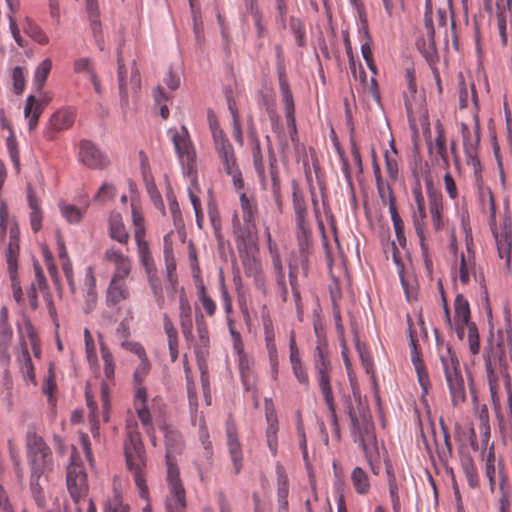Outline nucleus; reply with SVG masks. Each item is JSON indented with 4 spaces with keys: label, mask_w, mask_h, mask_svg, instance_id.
<instances>
[{
    "label": "nucleus",
    "mask_w": 512,
    "mask_h": 512,
    "mask_svg": "<svg viewBox=\"0 0 512 512\" xmlns=\"http://www.w3.org/2000/svg\"><path fill=\"white\" fill-rule=\"evenodd\" d=\"M348 415L354 441L360 444L372 471L376 474L373 462L378 458L379 452L367 401L363 400L360 395L354 394L348 406Z\"/></svg>",
    "instance_id": "obj_1"
},
{
    "label": "nucleus",
    "mask_w": 512,
    "mask_h": 512,
    "mask_svg": "<svg viewBox=\"0 0 512 512\" xmlns=\"http://www.w3.org/2000/svg\"><path fill=\"white\" fill-rule=\"evenodd\" d=\"M127 438L124 443V453L129 471L138 490V495L146 501L142 512H152L149 487L146 482V453L137 423L129 420L126 425Z\"/></svg>",
    "instance_id": "obj_2"
},
{
    "label": "nucleus",
    "mask_w": 512,
    "mask_h": 512,
    "mask_svg": "<svg viewBox=\"0 0 512 512\" xmlns=\"http://www.w3.org/2000/svg\"><path fill=\"white\" fill-rule=\"evenodd\" d=\"M446 382L450 391L451 402L457 407L466 400L464 379L459 371V361L450 348L440 356Z\"/></svg>",
    "instance_id": "obj_3"
},
{
    "label": "nucleus",
    "mask_w": 512,
    "mask_h": 512,
    "mask_svg": "<svg viewBox=\"0 0 512 512\" xmlns=\"http://www.w3.org/2000/svg\"><path fill=\"white\" fill-rule=\"evenodd\" d=\"M27 456L31 476L41 477L51 469L52 452L43 439L35 433H29L26 439Z\"/></svg>",
    "instance_id": "obj_4"
},
{
    "label": "nucleus",
    "mask_w": 512,
    "mask_h": 512,
    "mask_svg": "<svg viewBox=\"0 0 512 512\" xmlns=\"http://www.w3.org/2000/svg\"><path fill=\"white\" fill-rule=\"evenodd\" d=\"M209 126L213 136L215 150L221 160L226 174H232L239 184V166L232 144L225 137L218 121L214 117H209Z\"/></svg>",
    "instance_id": "obj_5"
},
{
    "label": "nucleus",
    "mask_w": 512,
    "mask_h": 512,
    "mask_svg": "<svg viewBox=\"0 0 512 512\" xmlns=\"http://www.w3.org/2000/svg\"><path fill=\"white\" fill-rule=\"evenodd\" d=\"M168 133L171 136L183 173L193 175L197 168L196 152L187 128L185 126H181L179 129L171 128Z\"/></svg>",
    "instance_id": "obj_6"
},
{
    "label": "nucleus",
    "mask_w": 512,
    "mask_h": 512,
    "mask_svg": "<svg viewBox=\"0 0 512 512\" xmlns=\"http://www.w3.org/2000/svg\"><path fill=\"white\" fill-rule=\"evenodd\" d=\"M167 494L165 497L166 512H185L187 507L186 491L180 479L179 470L170 468L167 471Z\"/></svg>",
    "instance_id": "obj_7"
},
{
    "label": "nucleus",
    "mask_w": 512,
    "mask_h": 512,
    "mask_svg": "<svg viewBox=\"0 0 512 512\" xmlns=\"http://www.w3.org/2000/svg\"><path fill=\"white\" fill-rule=\"evenodd\" d=\"M293 206L296 214L297 239L302 252L308 251L311 243V229L306 221V205L299 191L298 185L292 183Z\"/></svg>",
    "instance_id": "obj_8"
},
{
    "label": "nucleus",
    "mask_w": 512,
    "mask_h": 512,
    "mask_svg": "<svg viewBox=\"0 0 512 512\" xmlns=\"http://www.w3.org/2000/svg\"><path fill=\"white\" fill-rule=\"evenodd\" d=\"M67 487L76 504L77 512H82L80 503L86 501L88 494L87 475L80 464L72 462L67 468Z\"/></svg>",
    "instance_id": "obj_9"
},
{
    "label": "nucleus",
    "mask_w": 512,
    "mask_h": 512,
    "mask_svg": "<svg viewBox=\"0 0 512 512\" xmlns=\"http://www.w3.org/2000/svg\"><path fill=\"white\" fill-rule=\"evenodd\" d=\"M228 175L231 177L233 186H234L235 190L237 191V193L239 194L240 207H241L242 217H243V220L245 223V230L248 234H250L256 228L255 219H256L257 212H258L256 199H255L254 195H252V194L249 195L245 192L244 180H243L242 173H241L240 169H239V180H240L239 184L235 180L236 178H234V176L232 174H228Z\"/></svg>",
    "instance_id": "obj_10"
},
{
    "label": "nucleus",
    "mask_w": 512,
    "mask_h": 512,
    "mask_svg": "<svg viewBox=\"0 0 512 512\" xmlns=\"http://www.w3.org/2000/svg\"><path fill=\"white\" fill-rule=\"evenodd\" d=\"M79 160L91 169H104L109 165L108 157L91 141L83 140L79 145Z\"/></svg>",
    "instance_id": "obj_11"
},
{
    "label": "nucleus",
    "mask_w": 512,
    "mask_h": 512,
    "mask_svg": "<svg viewBox=\"0 0 512 512\" xmlns=\"http://www.w3.org/2000/svg\"><path fill=\"white\" fill-rule=\"evenodd\" d=\"M103 260L113 266L111 277H129L132 271V259L119 248L112 246L105 250Z\"/></svg>",
    "instance_id": "obj_12"
},
{
    "label": "nucleus",
    "mask_w": 512,
    "mask_h": 512,
    "mask_svg": "<svg viewBox=\"0 0 512 512\" xmlns=\"http://www.w3.org/2000/svg\"><path fill=\"white\" fill-rule=\"evenodd\" d=\"M76 117V112L72 108H62L54 112L45 129V137L53 139L56 132L64 131L72 127Z\"/></svg>",
    "instance_id": "obj_13"
},
{
    "label": "nucleus",
    "mask_w": 512,
    "mask_h": 512,
    "mask_svg": "<svg viewBox=\"0 0 512 512\" xmlns=\"http://www.w3.org/2000/svg\"><path fill=\"white\" fill-rule=\"evenodd\" d=\"M128 277H111L106 289L105 301L108 307H114L130 298L131 292L127 282Z\"/></svg>",
    "instance_id": "obj_14"
},
{
    "label": "nucleus",
    "mask_w": 512,
    "mask_h": 512,
    "mask_svg": "<svg viewBox=\"0 0 512 512\" xmlns=\"http://www.w3.org/2000/svg\"><path fill=\"white\" fill-rule=\"evenodd\" d=\"M326 364L324 359L322 358V398L324 400L325 406L328 410L327 418L332 426L334 436L337 440L340 439V431L338 427V419L336 414V408L334 404V397L331 391V387L326 376Z\"/></svg>",
    "instance_id": "obj_15"
},
{
    "label": "nucleus",
    "mask_w": 512,
    "mask_h": 512,
    "mask_svg": "<svg viewBox=\"0 0 512 512\" xmlns=\"http://www.w3.org/2000/svg\"><path fill=\"white\" fill-rule=\"evenodd\" d=\"M165 445H166V467L167 471L170 468H174L175 470H179L177 466V462L175 456L180 454L183 450L184 443L182 436L179 432L171 429H167L165 431Z\"/></svg>",
    "instance_id": "obj_16"
},
{
    "label": "nucleus",
    "mask_w": 512,
    "mask_h": 512,
    "mask_svg": "<svg viewBox=\"0 0 512 512\" xmlns=\"http://www.w3.org/2000/svg\"><path fill=\"white\" fill-rule=\"evenodd\" d=\"M179 323L185 340L193 341L192 308L183 288L179 295Z\"/></svg>",
    "instance_id": "obj_17"
},
{
    "label": "nucleus",
    "mask_w": 512,
    "mask_h": 512,
    "mask_svg": "<svg viewBox=\"0 0 512 512\" xmlns=\"http://www.w3.org/2000/svg\"><path fill=\"white\" fill-rule=\"evenodd\" d=\"M9 311L6 306L0 309V355L7 361L10 360L9 348L13 338V330L8 322Z\"/></svg>",
    "instance_id": "obj_18"
},
{
    "label": "nucleus",
    "mask_w": 512,
    "mask_h": 512,
    "mask_svg": "<svg viewBox=\"0 0 512 512\" xmlns=\"http://www.w3.org/2000/svg\"><path fill=\"white\" fill-rule=\"evenodd\" d=\"M279 85L282 96V102L285 108V116L287 120V126L291 133H296V122L294 117V100L292 93L289 89L288 82L283 74L279 76Z\"/></svg>",
    "instance_id": "obj_19"
},
{
    "label": "nucleus",
    "mask_w": 512,
    "mask_h": 512,
    "mask_svg": "<svg viewBox=\"0 0 512 512\" xmlns=\"http://www.w3.org/2000/svg\"><path fill=\"white\" fill-rule=\"evenodd\" d=\"M265 410H266V420H267V430H266V438H267V444L272 452L273 455H276L277 453V432H278V426H277V415L275 413L273 404L271 401L266 400L265 404Z\"/></svg>",
    "instance_id": "obj_20"
},
{
    "label": "nucleus",
    "mask_w": 512,
    "mask_h": 512,
    "mask_svg": "<svg viewBox=\"0 0 512 512\" xmlns=\"http://www.w3.org/2000/svg\"><path fill=\"white\" fill-rule=\"evenodd\" d=\"M147 389H138L134 395V408L137 416L142 425L146 428L147 432L152 428V419L149 410L146 406Z\"/></svg>",
    "instance_id": "obj_21"
},
{
    "label": "nucleus",
    "mask_w": 512,
    "mask_h": 512,
    "mask_svg": "<svg viewBox=\"0 0 512 512\" xmlns=\"http://www.w3.org/2000/svg\"><path fill=\"white\" fill-rule=\"evenodd\" d=\"M109 236L122 245H127L130 235L119 213H112L109 217Z\"/></svg>",
    "instance_id": "obj_22"
},
{
    "label": "nucleus",
    "mask_w": 512,
    "mask_h": 512,
    "mask_svg": "<svg viewBox=\"0 0 512 512\" xmlns=\"http://www.w3.org/2000/svg\"><path fill=\"white\" fill-rule=\"evenodd\" d=\"M19 338H20V349L21 351L17 355V361L20 365V369L24 375V377L28 380H34L35 373L34 367L32 364V360L28 351L27 343L22 335V330L19 329Z\"/></svg>",
    "instance_id": "obj_23"
},
{
    "label": "nucleus",
    "mask_w": 512,
    "mask_h": 512,
    "mask_svg": "<svg viewBox=\"0 0 512 512\" xmlns=\"http://www.w3.org/2000/svg\"><path fill=\"white\" fill-rule=\"evenodd\" d=\"M250 142H251V152L253 157V164L257 173V176L260 179L262 187L266 189V179H265V166L263 161V155L261 152L260 141L255 135V133L251 132L249 134Z\"/></svg>",
    "instance_id": "obj_24"
},
{
    "label": "nucleus",
    "mask_w": 512,
    "mask_h": 512,
    "mask_svg": "<svg viewBox=\"0 0 512 512\" xmlns=\"http://www.w3.org/2000/svg\"><path fill=\"white\" fill-rule=\"evenodd\" d=\"M43 109V105L36 99L34 95H29L27 97L26 105L24 108V116L28 121L29 131L36 129Z\"/></svg>",
    "instance_id": "obj_25"
},
{
    "label": "nucleus",
    "mask_w": 512,
    "mask_h": 512,
    "mask_svg": "<svg viewBox=\"0 0 512 512\" xmlns=\"http://www.w3.org/2000/svg\"><path fill=\"white\" fill-rule=\"evenodd\" d=\"M163 328L164 332L167 336L168 349L171 357V361L175 362L178 359L179 355V342H178V332L175 328L172 320L167 314L163 315Z\"/></svg>",
    "instance_id": "obj_26"
},
{
    "label": "nucleus",
    "mask_w": 512,
    "mask_h": 512,
    "mask_svg": "<svg viewBox=\"0 0 512 512\" xmlns=\"http://www.w3.org/2000/svg\"><path fill=\"white\" fill-rule=\"evenodd\" d=\"M10 241L6 252V261L8 265L9 274L13 275L17 272V260L19 254V228L14 227L11 229Z\"/></svg>",
    "instance_id": "obj_27"
},
{
    "label": "nucleus",
    "mask_w": 512,
    "mask_h": 512,
    "mask_svg": "<svg viewBox=\"0 0 512 512\" xmlns=\"http://www.w3.org/2000/svg\"><path fill=\"white\" fill-rule=\"evenodd\" d=\"M227 438L229 453L233 463L234 471L236 474H238L242 469L243 455L241 445L232 426L227 427Z\"/></svg>",
    "instance_id": "obj_28"
},
{
    "label": "nucleus",
    "mask_w": 512,
    "mask_h": 512,
    "mask_svg": "<svg viewBox=\"0 0 512 512\" xmlns=\"http://www.w3.org/2000/svg\"><path fill=\"white\" fill-rule=\"evenodd\" d=\"M277 495L280 505V512H287L288 508V494H289V481L284 468L277 465Z\"/></svg>",
    "instance_id": "obj_29"
},
{
    "label": "nucleus",
    "mask_w": 512,
    "mask_h": 512,
    "mask_svg": "<svg viewBox=\"0 0 512 512\" xmlns=\"http://www.w3.org/2000/svg\"><path fill=\"white\" fill-rule=\"evenodd\" d=\"M84 286L87 311H91L97 302L96 278L91 266L85 269Z\"/></svg>",
    "instance_id": "obj_30"
},
{
    "label": "nucleus",
    "mask_w": 512,
    "mask_h": 512,
    "mask_svg": "<svg viewBox=\"0 0 512 512\" xmlns=\"http://www.w3.org/2000/svg\"><path fill=\"white\" fill-rule=\"evenodd\" d=\"M412 218H413V225L415 228V232L420 241L422 254L425 258L426 265H428L430 261L427 259L428 247L425 243V237H424V219L426 218L425 207L416 208L413 211Z\"/></svg>",
    "instance_id": "obj_31"
},
{
    "label": "nucleus",
    "mask_w": 512,
    "mask_h": 512,
    "mask_svg": "<svg viewBox=\"0 0 512 512\" xmlns=\"http://www.w3.org/2000/svg\"><path fill=\"white\" fill-rule=\"evenodd\" d=\"M197 339L193 337V341H187L194 345L197 356L204 355L209 347L210 339L207 325L203 319L196 320Z\"/></svg>",
    "instance_id": "obj_32"
},
{
    "label": "nucleus",
    "mask_w": 512,
    "mask_h": 512,
    "mask_svg": "<svg viewBox=\"0 0 512 512\" xmlns=\"http://www.w3.org/2000/svg\"><path fill=\"white\" fill-rule=\"evenodd\" d=\"M139 260L147 274L155 271V262L145 237L135 238Z\"/></svg>",
    "instance_id": "obj_33"
},
{
    "label": "nucleus",
    "mask_w": 512,
    "mask_h": 512,
    "mask_svg": "<svg viewBox=\"0 0 512 512\" xmlns=\"http://www.w3.org/2000/svg\"><path fill=\"white\" fill-rule=\"evenodd\" d=\"M252 360L246 355L238 356V366L242 383L247 391L254 388V375L252 373Z\"/></svg>",
    "instance_id": "obj_34"
},
{
    "label": "nucleus",
    "mask_w": 512,
    "mask_h": 512,
    "mask_svg": "<svg viewBox=\"0 0 512 512\" xmlns=\"http://www.w3.org/2000/svg\"><path fill=\"white\" fill-rule=\"evenodd\" d=\"M454 319L463 323H472L470 321L471 311L468 300L462 295L457 294L454 299Z\"/></svg>",
    "instance_id": "obj_35"
},
{
    "label": "nucleus",
    "mask_w": 512,
    "mask_h": 512,
    "mask_svg": "<svg viewBox=\"0 0 512 512\" xmlns=\"http://www.w3.org/2000/svg\"><path fill=\"white\" fill-rule=\"evenodd\" d=\"M297 430H298V434H299V436L301 438V440H300V448H301L303 459H304V462H305V467H306V470L308 472L309 481H310L312 490H313V492L315 494V499L314 500L317 501L318 498H317V494H316V486H317L316 475L313 472L311 463L309 461L307 445H306V438H305V434H304L303 429H302L300 424H298Z\"/></svg>",
    "instance_id": "obj_36"
},
{
    "label": "nucleus",
    "mask_w": 512,
    "mask_h": 512,
    "mask_svg": "<svg viewBox=\"0 0 512 512\" xmlns=\"http://www.w3.org/2000/svg\"><path fill=\"white\" fill-rule=\"evenodd\" d=\"M163 254L165 260V266L167 271V276L169 280L174 281L175 271H176V260L173 252V244L170 240V236L166 235L163 239Z\"/></svg>",
    "instance_id": "obj_37"
},
{
    "label": "nucleus",
    "mask_w": 512,
    "mask_h": 512,
    "mask_svg": "<svg viewBox=\"0 0 512 512\" xmlns=\"http://www.w3.org/2000/svg\"><path fill=\"white\" fill-rule=\"evenodd\" d=\"M290 362L294 371L295 376L301 383H306L308 380L307 374L302 367L299 351L296 346V342L293 336L290 339Z\"/></svg>",
    "instance_id": "obj_38"
},
{
    "label": "nucleus",
    "mask_w": 512,
    "mask_h": 512,
    "mask_svg": "<svg viewBox=\"0 0 512 512\" xmlns=\"http://www.w3.org/2000/svg\"><path fill=\"white\" fill-rule=\"evenodd\" d=\"M151 371V362L148 357H144L143 359H140L139 364L136 366L134 372H133V385L135 388V392L138 391V389H146V387L143 385L145 379L149 375Z\"/></svg>",
    "instance_id": "obj_39"
},
{
    "label": "nucleus",
    "mask_w": 512,
    "mask_h": 512,
    "mask_svg": "<svg viewBox=\"0 0 512 512\" xmlns=\"http://www.w3.org/2000/svg\"><path fill=\"white\" fill-rule=\"evenodd\" d=\"M436 137L434 142H430L428 149L430 154L435 153L438 157H443L448 155L447 147H446V139L443 126L438 122L435 125Z\"/></svg>",
    "instance_id": "obj_40"
},
{
    "label": "nucleus",
    "mask_w": 512,
    "mask_h": 512,
    "mask_svg": "<svg viewBox=\"0 0 512 512\" xmlns=\"http://www.w3.org/2000/svg\"><path fill=\"white\" fill-rule=\"evenodd\" d=\"M351 482L358 494L365 495L370 490L367 473L360 467H355L351 473Z\"/></svg>",
    "instance_id": "obj_41"
},
{
    "label": "nucleus",
    "mask_w": 512,
    "mask_h": 512,
    "mask_svg": "<svg viewBox=\"0 0 512 512\" xmlns=\"http://www.w3.org/2000/svg\"><path fill=\"white\" fill-rule=\"evenodd\" d=\"M14 227H18V224L15 218L10 217L6 202L0 197V238L3 240L7 231L11 234Z\"/></svg>",
    "instance_id": "obj_42"
},
{
    "label": "nucleus",
    "mask_w": 512,
    "mask_h": 512,
    "mask_svg": "<svg viewBox=\"0 0 512 512\" xmlns=\"http://www.w3.org/2000/svg\"><path fill=\"white\" fill-rule=\"evenodd\" d=\"M389 213L391 216V221L393 224L397 242L402 248H405L407 241L404 234V223L400 215L398 214L396 206L393 203H391L389 206Z\"/></svg>",
    "instance_id": "obj_43"
},
{
    "label": "nucleus",
    "mask_w": 512,
    "mask_h": 512,
    "mask_svg": "<svg viewBox=\"0 0 512 512\" xmlns=\"http://www.w3.org/2000/svg\"><path fill=\"white\" fill-rule=\"evenodd\" d=\"M429 210L433 222V226L436 230L441 229V211H442V197L436 193L429 194Z\"/></svg>",
    "instance_id": "obj_44"
},
{
    "label": "nucleus",
    "mask_w": 512,
    "mask_h": 512,
    "mask_svg": "<svg viewBox=\"0 0 512 512\" xmlns=\"http://www.w3.org/2000/svg\"><path fill=\"white\" fill-rule=\"evenodd\" d=\"M28 202L31 209L30 212V225L31 229L37 233L42 227V212L37 198L29 191Z\"/></svg>",
    "instance_id": "obj_45"
},
{
    "label": "nucleus",
    "mask_w": 512,
    "mask_h": 512,
    "mask_svg": "<svg viewBox=\"0 0 512 512\" xmlns=\"http://www.w3.org/2000/svg\"><path fill=\"white\" fill-rule=\"evenodd\" d=\"M104 512H130V506L124 503L121 492L114 490L104 504Z\"/></svg>",
    "instance_id": "obj_46"
},
{
    "label": "nucleus",
    "mask_w": 512,
    "mask_h": 512,
    "mask_svg": "<svg viewBox=\"0 0 512 512\" xmlns=\"http://www.w3.org/2000/svg\"><path fill=\"white\" fill-rule=\"evenodd\" d=\"M461 467L467 479L468 485L471 488L478 487L479 478L473 459L470 456L463 457L461 460Z\"/></svg>",
    "instance_id": "obj_47"
},
{
    "label": "nucleus",
    "mask_w": 512,
    "mask_h": 512,
    "mask_svg": "<svg viewBox=\"0 0 512 512\" xmlns=\"http://www.w3.org/2000/svg\"><path fill=\"white\" fill-rule=\"evenodd\" d=\"M478 429L481 437V442L484 447H487L490 440V423L487 408L484 406L478 415Z\"/></svg>",
    "instance_id": "obj_48"
},
{
    "label": "nucleus",
    "mask_w": 512,
    "mask_h": 512,
    "mask_svg": "<svg viewBox=\"0 0 512 512\" xmlns=\"http://www.w3.org/2000/svg\"><path fill=\"white\" fill-rule=\"evenodd\" d=\"M52 68V61L44 59L36 68L34 73V84L37 90H42Z\"/></svg>",
    "instance_id": "obj_49"
},
{
    "label": "nucleus",
    "mask_w": 512,
    "mask_h": 512,
    "mask_svg": "<svg viewBox=\"0 0 512 512\" xmlns=\"http://www.w3.org/2000/svg\"><path fill=\"white\" fill-rule=\"evenodd\" d=\"M101 356L103 360L104 374L107 379H113L115 373V363L111 351L104 342H100Z\"/></svg>",
    "instance_id": "obj_50"
},
{
    "label": "nucleus",
    "mask_w": 512,
    "mask_h": 512,
    "mask_svg": "<svg viewBox=\"0 0 512 512\" xmlns=\"http://www.w3.org/2000/svg\"><path fill=\"white\" fill-rule=\"evenodd\" d=\"M84 342H85V352L86 358L91 366L98 365V357L96 353V346L93 339V336L88 328L84 329Z\"/></svg>",
    "instance_id": "obj_51"
},
{
    "label": "nucleus",
    "mask_w": 512,
    "mask_h": 512,
    "mask_svg": "<svg viewBox=\"0 0 512 512\" xmlns=\"http://www.w3.org/2000/svg\"><path fill=\"white\" fill-rule=\"evenodd\" d=\"M86 7L90 15L91 26L96 37V41L100 49H103L101 40L98 36V30L100 28V22L98 20V10L96 0H86Z\"/></svg>",
    "instance_id": "obj_52"
},
{
    "label": "nucleus",
    "mask_w": 512,
    "mask_h": 512,
    "mask_svg": "<svg viewBox=\"0 0 512 512\" xmlns=\"http://www.w3.org/2000/svg\"><path fill=\"white\" fill-rule=\"evenodd\" d=\"M331 140L333 142L336 152L338 153V155L341 159V162H342L341 169L344 174V177H345L347 183L351 186L352 185V177H351L349 163H348V160L344 156V152L342 151V149L340 147V143H339L338 138L333 129H331Z\"/></svg>",
    "instance_id": "obj_53"
},
{
    "label": "nucleus",
    "mask_w": 512,
    "mask_h": 512,
    "mask_svg": "<svg viewBox=\"0 0 512 512\" xmlns=\"http://www.w3.org/2000/svg\"><path fill=\"white\" fill-rule=\"evenodd\" d=\"M188 176L191 177V183H190V186L188 187V196H189L190 202L193 206L194 211L200 210V209H202L201 200L199 197V195L201 193V189H200V186H199V183L197 180L196 173H194L193 175H188Z\"/></svg>",
    "instance_id": "obj_54"
},
{
    "label": "nucleus",
    "mask_w": 512,
    "mask_h": 512,
    "mask_svg": "<svg viewBox=\"0 0 512 512\" xmlns=\"http://www.w3.org/2000/svg\"><path fill=\"white\" fill-rule=\"evenodd\" d=\"M245 274L249 277L258 278L261 274L262 267L257 257L254 255H246L243 260Z\"/></svg>",
    "instance_id": "obj_55"
},
{
    "label": "nucleus",
    "mask_w": 512,
    "mask_h": 512,
    "mask_svg": "<svg viewBox=\"0 0 512 512\" xmlns=\"http://www.w3.org/2000/svg\"><path fill=\"white\" fill-rule=\"evenodd\" d=\"M62 216L71 224L78 223L83 216V211L71 204L60 203Z\"/></svg>",
    "instance_id": "obj_56"
},
{
    "label": "nucleus",
    "mask_w": 512,
    "mask_h": 512,
    "mask_svg": "<svg viewBox=\"0 0 512 512\" xmlns=\"http://www.w3.org/2000/svg\"><path fill=\"white\" fill-rule=\"evenodd\" d=\"M132 222L134 226V238L145 237V220L140 210L134 204H132Z\"/></svg>",
    "instance_id": "obj_57"
},
{
    "label": "nucleus",
    "mask_w": 512,
    "mask_h": 512,
    "mask_svg": "<svg viewBox=\"0 0 512 512\" xmlns=\"http://www.w3.org/2000/svg\"><path fill=\"white\" fill-rule=\"evenodd\" d=\"M24 330H25L27 337L29 338L30 345L32 347L34 356L39 357L40 353H41L39 339L37 336V332L30 321H28V320L25 321Z\"/></svg>",
    "instance_id": "obj_58"
},
{
    "label": "nucleus",
    "mask_w": 512,
    "mask_h": 512,
    "mask_svg": "<svg viewBox=\"0 0 512 512\" xmlns=\"http://www.w3.org/2000/svg\"><path fill=\"white\" fill-rule=\"evenodd\" d=\"M41 477H33L30 478V488L33 495V498L38 507L42 508L45 506V495L44 491L39 483Z\"/></svg>",
    "instance_id": "obj_59"
},
{
    "label": "nucleus",
    "mask_w": 512,
    "mask_h": 512,
    "mask_svg": "<svg viewBox=\"0 0 512 512\" xmlns=\"http://www.w3.org/2000/svg\"><path fill=\"white\" fill-rule=\"evenodd\" d=\"M26 33L40 45H46L49 43V37L47 34L36 24L29 23L26 28Z\"/></svg>",
    "instance_id": "obj_60"
},
{
    "label": "nucleus",
    "mask_w": 512,
    "mask_h": 512,
    "mask_svg": "<svg viewBox=\"0 0 512 512\" xmlns=\"http://www.w3.org/2000/svg\"><path fill=\"white\" fill-rule=\"evenodd\" d=\"M73 70L75 73H86L89 77L95 73L92 60L88 57H81L74 61Z\"/></svg>",
    "instance_id": "obj_61"
},
{
    "label": "nucleus",
    "mask_w": 512,
    "mask_h": 512,
    "mask_svg": "<svg viewBox=\"0 0 512 512\" xmlns=\"http://www.w3.org/2000/svg\"><path fill=\"white\" fill-rule=\"evenodd\" d=\"M468 344L469 350L473 355H476L480 351L479 332L475 323L469 324L468 331Z\"/></svg>",
    "instance_id": "obj_62"
},
{
    "label": "nucleus",
    "mask_w": 512,
    "mask_h": 512,
    "mask_svg": "<svg viewBox=\"0 0 512 512\" xmlns=\"http://www.w3.org/2000/svg\"><path fill=\"white\" fill-rule=\"evenodd\" d=\"M499 512H510L509 491L506 488V479L502 477L499 483Z\"/></svg>",
    "instance_id": "obj_63"
},
{
    "label": "nucleus",
    "mask_w": 512,
    "mask_h": 512,
    "mask_svg": "<svg viewBox=\"0 0 512 512\" xmlns=\"http://www.w3.org/2000/svg\"><path fill=\"white\" fill-rule=\"evenodd\" d=\"M121 347L126 351L135 354L139 360L143 359L144 357H148L144 346L139 342L123 340L121 342Z\"/></svg>",
    "instance_id": "obj_64"
}]
</instances>
